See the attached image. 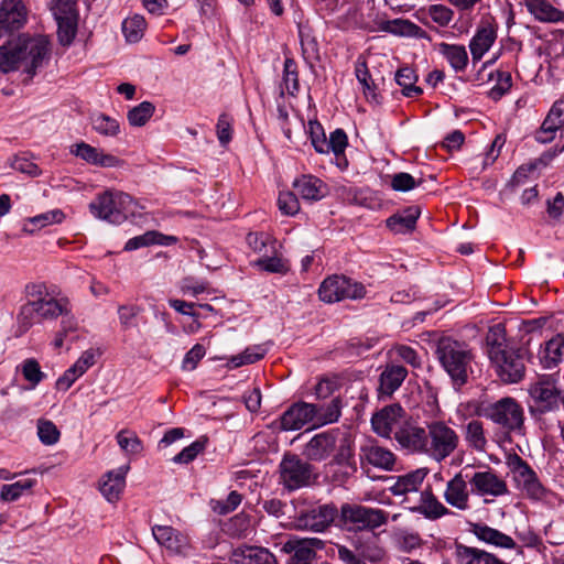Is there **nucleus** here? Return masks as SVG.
<instances>
[{
	"instance_id": "obj_1",
	"label": "nucleus",
	"mask_w": 564,
	"mask_h": 564,
	"mask_svg": "<svg viewBox=\"0 0 564 564\" xmlns=\"http://www.w3.org/2000/svg\"><path fill=\"white\" fill-rule=\"evenodd\" d=\"M52 43L44 34L22 33L0 46V72H21L33 78L48 65Z\"/></svg>"
},
{
	"instance_id": "obj_2",
	"label": "nucleus",
	"mask_w": 564,
	"mask_h": 564,
	"mask_svg": "<svg viewBox=\"0 0 564 564\" xmlns=\"http://www.w3.org/2000/svg\"><path fill=\"white\" fill-rule=\"evenodd\" d=\"M25 291L29 300L21 307L18 316L24 330L29 329L35 322L56 319L61 314L68 312V300L54 297L47 292L44 284H28Z\"/></svg>"
},
{
	"instance_id": "obj_3",
	"label": "nucleus",
	"mask_w": 564,
	"mask_h": 564,
	"mask_svg": "<svg viewBox=\"0 0 564 564\" xmlns=\"http://www.w3.org/2000/svg\"><path fill=\"white\" fill-rule=\"evenodd\" d=\"M435 354L455 388L467 383L474 355L465 343L451 337H442L437 341Z\"/></svg>"
},
{
	"instance_id": "obj_4",
	"label": "nucleus",
	"mask_w": 564,
	"mask_h": 564,
	"mask_svg": "<svg viewBox=\"0 0 564 564\" xmlns=\"http://www.w3.org/2000/svg\"><path fill=\"white\" fill-rule=\"evenodd\" d=\"M133 198L123 192L106 191L99 194L90 204V213L110 224H121L133 214Z\"/></svg>"
},
{
	"instance_id": "obj_5",
	"label": "nucleus",
	"mask_w": 564,
	"mask_h": 564,
	"mask_svg": "<svg viewBox=\"0 0 564 564\" xmlns=\"http://www.w3.org/2000/svg\"><path fill=\"white\" fill-rule=\"evenodd\" d=\"M427 447L425 455L441 463L449 457L459 445L458 433L446 422L433 420L427 423Z\"/></svg>"
},
{
	"instance_id": "obj_6",
	"label": "nucleus",
	"mask_w": 564,
	"mask_h": 564,
	"mask_svg": "<svg viewBox=\"0 0 564 564\" xmlns=\"http://www.w3.org/2000/svg\"><path fill=\"white\" fill-rule=\"evenodd\" d=\"M279 482L288 491L308 487L317 479L313 465L290 453L283 456L279 465Z\"/></svg>"
},
{
	"instance_id": "obj_7",
	"label": "nucleus",
	"mask_w": 564,
	"mask_h": 564,
	"mask_svg": "<svg viewBox=\"0 0 564 564\" xmlns=\"http://www.w3.org/2000/svg\"><path fill=\"white\" fill-rule=\"evenodd\" d=\"M506 465L512 474L517 487L530 499L543 500L549 490L541 484L536 473L518 454H509Z\"/></svg>"
},
{
	"instance_id": "obj_8",
	"label": "nucleus",
	"mask_w": 564,
	"mask_h": 564,
	"mask_svg": "<svg viewBox=\"0 0 564 564\" xmlns=\"http://www.w3.org/2000/svg\"><path fill=\"white\" fill-rule=\"evenodd\" d=\"M495 371L505 383H518L525 375V352L521 348L509 347L494 351L490 358Z\"/></svg>"
},
{
	"instance_id": "obj_9",
	"label": "nucleus",
	"mask_w": 564,
	"mask_h": 564,
	"mask_svg": "<svg viewBox=\"0 0 564 564\" xmlns=\"http://www.w3.org/2000/svg\"><path fill=\"white\" fill-rule=\"evenodd\" d=\"M484 414L507 432H521L523 429V409L513 398L506 397L487 405Z\"/></svg>"
},
{
	"instance_id": "obj_10",
	"label": "nucleus",
	"mask_w": 564,
	"mask_h": 564,
	"mask_svg": "<svg viewBox=\"0 0 564 564\" xmlns=\"http://www.w3.org/2000/svg\"><path fill=\"white\" fill-rule=\"evenodd\" d=\"M365 294L366 289L361 283L337 274L326 278L318 289V296L325 303H336L346 299L358 300Z\"/></svg>"
},
{
	"instance_id": "obj_11",
	"label": "nucleus",
	"mask_w": 564,
	"mask_h": 564,
	"mask_svg": "<svg viewBox=\"0 0 564 564\" xmlns=\"http://www.w3.org/2000/svg\"><path fill=\"white\" fill-rule=\"evenodd\" d=\"M57 23V39L61 45L69 46L77 33L78 14L74 0H55L51 8Z\"/></svg>"
},
{
	"instance_id": "obj_12",
	"label": "nucleus",
	"mask_w": 564,
	"mask_h": 564,
	"mask_svg": "<svg viewBox=\"0 0 564 564\" xmlns=\"http://www.w3.org/2000/svg\"><path fill=\"white\" fill-rule=\"evenodd\" d=\"M341 516L345 523L352 524L357 530H375L388 521L386 511L356 505H344Z\"/></svg>"
},
{
	"instance_id": "obj_13",
	"label": "nucleus",
	"mask_w": 564,
	"mask_h": 564,
	"mask_svg": "<svg viewBox=\"0 0 564 564\" xmlns=\"http://www.w3.org/2000/svg\"><path fill=\"white\" fill-rule=\"evenodd\" d=\"M324 541L317 538L299 539L290 538L281 546V553L289 557L286 564H313L316 551L324 547Z\"/></svg>"
},
{
	"instance_id": "obj_14",
	"label": "nucleus",
	"mask_w": 564,
	"mask_h": 564,
	"mask_svg": "<svg viewBox=\"0 0 564 564\" xmlns=\"http://www.w3.org/2000/svg\"><path fill=\"white\" fill-rule=\"evenodd\" d=\"M394 440L411 454L425 455L427 447V426L423 427L414 421L404 420L394 432Z\"/></svg>"
},
{
	"instance_id": "obj_15",
	"label": "nucleus",
	"mask_w": 564,
	"mask_h": 564,
	"mask_svg": "<svg viewBox=\"0 0 564 564\" xmlns=\"http://www.w3.org/2000/svg\"><path fill=\"white\" fill-rule=\"evenodd\" d=\"M337 509L333 505H321L306 511H301L294 518V525L300 530L323 532L334 521Z\"/></svg>"
},
{
	"instance_id": "obj_16",
	"label": "nucleus",
	"mask_w": 564,
	"mask_h": 564,
	"mask_svg": "<svg viewBox=\"0 0 564 564\" xmlns=\"http://www.w3.org/2000/svg\"><path fill=\"white\" fill-rule=\"evenodd\" d=\"M469 477L464 475L463 471L456 473L445 485L443 498L445 502L462 512L469 511L471 509L470 495L468 481Z\"/></svg>"
},
{
	"instance_id": "obj_17",
	"label": "nucleus",
	"mask_w": 564,
	"mask_h": 564,
	"mask_svg": "<svg viewBox=\"0 0 564 564\" xmlns=\"http://www.w3.org/2000/svg\"><path fill=\"white\" fill-rule=\"evenodd\" d=\"M28 21V9L22 0L0 1V37L24 26Z\"/></svg>"
},
{
	"instance_id": "obj_18",
	"label": "nucleus",
	"mask_w": 564,
	"mask_h": 564,
	"mask_svg": "<svg viewBox=\"0 0 564 564\" xmlns=\"http://www.w3.org/2000/svg\"><path fill=\"white\" fill-rule=\"evenodd\" d=\"M468 481L471 490L479 496L501 497L509 494L506 480L490 469L474 473Z\"/></svg>"
},
{
	"instance_id": "obj_19",
	"label": "nucleus",
	"mask_w": 564,
	"mask_h": 564,
	"mask_svg": "<svg viewBox=\"0 0 564 564\" xmlns=\"http://www.w3.org/2000/svg\"><path fill=\"white\" fill-rule=\"evenodd\" d=\"M337 433L334 431L314 435L303 447L302 456L306 462H323L329 458L336 448Z\"/></svg>"
},
{
	"instance_id": "obj_20",
	"label": "nucleus",
	"mask_w": 564,
	"mask_h": 564,
	"mask_svg": "<svg viewBox=\"0 0 564 564\" xmlns=\"http://www.w3.org/2000/svg\"><path fill=\"white\" fill-rule=\"evenodd\" d=\"M403 416L404 410L399 404L384 406L371 419L373 432L381 437L390 438L404 421Z\"/></svg>"
},
{
	"instance_id": "obj_21",
	"label": "nucleus",
	"mask_w": 564,
	"mask_h": 564,
	"mask_svg": "<svg viewBox=\"0 0 564 564\" xmlns=\"http://www.w3.org/2000/svg\"><path fill=\"white\" fill-rule=\"evenodd\" d=\"M152 535L161 546L173 554L186 555L188 553V538L171 525L152 527Z\"/></svg>"
},
{
	"instance_id": "obj_22",
	"label": "nucleus",
	"mask_w": 564,
	"mask_h": 564,
	"mask_svg": "<svg viewBox=\"0 0 564 564\" xmlns=\"http://www.w3.org/2000/svg\"><path fill=\"white\" fill-rule=\"evenodd\" d=\"M315 404L296 402L292 404L281 416L280 426L283 431H296L313 422L316 415Z\"/></svg>"
},
{
	"instance_id": "obj_23",
	"label": "nucleus",
	"mask_w": 564,
	"mask_h": 564,
	"mask_svg": "<svg viewBox=\"0 0 564 564\" xmlns=\"http://www.w3.org/2000/svg\"><path fill=\"white\" fill-rule=\"evenodd\" d=\"M229 561L231 564H278L274 554L268 549L253 545L235 549Z\"/></svg>"
},
{
	"instance_id": "obj_24",
	"label": "nucleus",
	"mask_w": 564,
	"mask_h": 564,
	"mask_svg": "<svg viewBox=\"0 0 564 564\" xmlns=\"http://www.w3.org/2000/svg\"><path fill=\"white\" fill-rule=\"evenodd\" d=\"M360 460L382 470H393L397 456L390 449L371 443L360 448Z\"/></svg>"
},
{
	"instance_id": "obj_25",
	"label": "nucleus",
	"mask_w": 564,
	"mask_h": 564,
	"mask_svg": "<svg viewBox=\"0 0 564 564\" xmlns=\"http://www.w3.org/2000/svg\"><path fill=\"white\" fill-rule=\"evenodd\" d=\"M70 152L87 163L97 166L118 167L122 165V161L117 156L105 153L85 142L75 144Z\"/></svg>"
},
{
	"instance_id": "obj_26",
	"label": "nucleus",
	"mask_w": 564,
	"mask_h": 564,
	"mask_svg": "<svg viewBox=\"0 0 564 564\" xmlns=\"http://www.w3.org/2000/svg\"><path fill=\"white\" fill-rule=\"evenodd\" d=\"M530 395L541 404L542 411H549L557 403L558 391L551 377H542L529 389Z\"/></svg>"
},
{
	"instance_id": "obj_27",
	"label": "nucleus",
	"mask_w": 564,
	"mask_h": 564,
	"mask_svg": "<svg viewBox=\"0 0 564 564\" xmlns=\"http://www.w3.org/2000/svg\"><path fill=\"white\" fill-rule=\"evenodd\" d=\"M528 12L539 22L558 23L564 21V10L549 0H523Z\"/></svg>"
},
{
	"instance_id": "obj_28",
	"label": "nucleus",
	"mask_w": 564,
	"mask_h": 564,
	"mask_svg": "<svg viewBox=\"0 0 564 564\" xmlns=\"http://www.w3.org/2000/svg\"><path fill=\"white\" fill-rule=\"evenodd\" d=\"M408 376V370L393 362L388 364L379 376V394L391 397L402 384Z\"/></svg>"
},
{
	"instance_id": "obj_29",
	"label": "nucleus",
	"mask_w": 564,
	"mask_h": 564,
	"mask_svg": "<svg viewBox=\"0 0 564 564\" xmlns=\"http://www.w3.org/2000/svg\"><path fill=\"white\" fill-rule=\"evenodd\" d=\"M497 39L496 28L489 23H482L471 37L469 50L474 61H480Z\"/></svg>"
},
{
	"instance_id": "obj_30",
	"label": "nucleus",
	"mask_w": 564,
	"mask_h": 564,
	"mask_svg": "<svg viewBox=\"0 0 564 564\" xmlns=\"http://www.w3.org/2000/svg\"><path fill=\"white\" fill-rule=\"evenodd\" d=\"M128 470L129 466H121L116 470L108 471L102 477L100 481V491L109 502L119 500L126 486V475Z\"/></svg>"
},
{
	"instance_id": "obj_31",
	"label": "nucleus",
	"mask_w": 564,
	"mask_h": 564,
	"mask_svg": "<svg viewBox=\"0 0 564 564\" xmlns=\"http://www.w3.org/2000/svg\"><path fill=\"white\" fill-rule=\"evenodd\" d=\"M455 558L456 564H507L485 550L463 544L456 545Z\"/></svg>"
},
{
	"instance_id": "obj_32",
	"label": "nucleus",
	"mask_w": 564,
	"mask_h": 564,
	"mask_svg": "<svg viewBox=\"0 0 564 564\" xmlns=\"http://www.w3.org/2000/svg\"><path fill=\"white\" fill-rule=\"evenodd\" d=\"M470 531L477 536L478 540L496 547L514 549L517 546L514 540L511 536L497 529L488 527L487 524L475 523L473 524Z\"/></svg>"
},
{
	"instance_id": "obj_33",
	"label": "nucleus",
	"mask_w": 564,
	"mask_h": 564,
	"mask_svg": "<svg viewBox=\"0 0 564 564\" xmlns=\"http://www.w3.org/2000/svg\"><path fill=\"white\" fill-rule=\"evenodd\" d=\"M297 194L305 200H319L327 194L324 182L312 175H303L293 183Z\"/></svg>"
},
{
	"instance_id": "obj_34",
	"label": "nucleus",
	"mask_w": 564,
	"mask_h": 564,
	"mask_svg": "<svg viewBox=\"0 0 564 564\" xmlns=\"http://www.w3.org/2000/svg\"><path fill=\"white\" fill-rule=\"evenodd\" d=\"M412 510L423 514L430 520H436L453 513L431 490H424L421 492L420 505L412 508Z\"/></svg>"
},
{
	"instance_id": "obj_35",
	"label": "nucleus",
	"mask_w": 564,
	"mask_h": 564,
	"mask_svg": "<svg viewBox=\"0 0 564 564\" xmlns=\"http://www.w3.org/2000/svg\"><path fill=\"white\" fill-rule=\"evenodd\" d=\"M427 471L423 468L413 470L403 476H399L395 482L390 487L393 496H405L411 492L419 491Z\"/></svg>"
},
{
	"instance_id": "obj_36",
	"label": "nucleus",
	"mask_w": 564,
	"mask_h": 564,
	"mask_svg": "<svg viewBox=\"0 0 564 564\" xmlns=\"http://www.w3.org/2000/svg\"><path fill=\"white\" fill-rule=\"evenodd\" d=\"M436 47L438 53L448 62L455 72H464L466 69L468 54L464 45L441 42Z\"/></svg>"
},
{
	"instance_id": "obj_37",
	"label": "nucleus",
	"mask_w": 564,
	"mask_h": 564,
	"mask_svg": "<svg viewBox=\"0 0 564 564\" xmlns=\"http://www.w3.org/2000/svg\"><path fill=\"white\" fill-rule=\"evenodd\" d=\"M563 128L564 108H551L535 139L540 143H547L554 139V133Z\"/></svg>"
},
{
	"instance_id": "obj_38",
	"label": "nucleus",
	"mask_w": 564,
	"mask_h": 564,
	"mask_svg": "<svg viewBox=\"0 0 564 564\" xmlns=\"http://www.w3.org/2000/svg\"><path fill=\"white\" fill-rule=\"evenodd\" d=\"M419 216L420 209L412 206L389 217L387 226L397 234H406L415 228Z\"/></svg>"
},
{
	"instance_id": "obj_39",
	"label": "nucleus",
	"mask_w": 564,
	"mask_h": 564,
	"mask_svg": "<svg viewBox=\"0 0 564 564\" xmlns=\"http://www.w3.org/2000/svg\"><path fill=\"white\" fill-rule=\"evenodd\" d=\"M563 354L564 338L556 336L545 343V346L539 352V357L544 368L552 369L562 360Z\"/></svg>"
},
{
	"instance_id": "obj_40",
	"label": "nucleus",
	"mask_w": 564,
	"mask_h": 564,
	"mask_svg": "<svg viewBox=\"0 0 564 564\" xmlns=\"http://www.w3.org/2000/svg\"><path fill=\"white\" fill-rule=\"evenodd\" d=\"M465 441L468 446L476 452H485L487 447V437L484 423L479 420H470L464 429Z\"/></svg>"
},
{
	"instance_id": "obj_41",
	"label": "nucleus",
	"mask_w": 564,
	"mask_h": 564,
	"mask_svg": "<svg viewBox=\"0 0 564 564\" xmlns=\"http://www.w3.org/2000/svg\"><path fill=\"white\" fill-rule=\"evenodd\" d=\"M145 29V19L140 14L128 17L122 22V33L129 43L139 42L144 35Z\"/></svg>"
},
{
	"instance_id": "obj_42",
	"label": "nucleus",
	"mask_w": 564,
	"mask_h": 564,
	"mask_svg": "<svg viewBox=\"0 0 564 564\" xmlns=\"http://www.w3.org/2000/svg\"><path fill=\"white\" fill-rule=\"evenodd\" d=\"M35 484V479L25 478L10 485H3L0 490V500L8 502L15 501L24 494L30 492Z\"/></svg>"
},
{
	"instance_id": "obj_43",
	"label": "nucleus",
	"mask_w": 564,
	"mask_h": 564,
	"mask_svg": "<svg viewBox=\"0 0 564 564\" xmlns=\"http://www.w3.org/2000/svg\"><path fill=\"white\" fill-rule=\"evenodd\" d=\"M395 80L405 97H417L423 93L422 88L415 85L417 76L410 67L399 69L395 74Z\"/></svg>"
},
{
	"instance_id": "obj_44",
	"label": "nucleus",
	"mask_w": 564,
	"mask_h": 564,
	"mask_svg": "<svg viewBox=\"0 0 564 564\" xmlns=\"http://www.w3.org/2000/svg\"><path fill=\"white\" fill-rule=\"evenodd\" d=\"M63 219L64 213L61 209H53L26 219L23 229L33 232L48 225L59 224Z\"/></svg>"
},
{
	"instance_id": "obj_45",
	"label": "nucleus",
	"mask_w": 564,
	"mask_h": 564,
	"mask_svg": "<svg viewBox=\"0 0 564 564\" xmlns=\"http://www.w3.org/2000/svg\"><path fill=\"white\" fill-rule=\"evenodd\" d=\"M265 355V349L262 346H253L246 348L241 354L230 357L227 362L229 369H236L245 365H251Z\"/></svg>"
},
{
	"instance_id": "obj_46",
	"label": "nucleus",
	"mask_w": 564,
	"mask_h": 564,
	"mask_svg": "<svg viewBox=\"0 0 564 564\" xmlns=\"http://www.w3.org/2000/svg\"><path fill=\"white\" fill-rule=\"evenodd\" d=\"M355 73L359 84L361 85L367 102H379L367 64L365 62L357 63Z\"/></svg>"
},
{
	"instance_id": "obj_47",
	"label": "nucleus",
	"mask_w": 564,
	"mask_h": 564,
	"mask_svg": "<svg viewBox=\"0 0 564 564\" xmlns=\"http://www.w3.org/2000/svg\"><path fill=\"white\" fill-rule=\"evenodd\" d=\"M486 341L489 347V358H492L494 351L505 350L510 347L506 344V330L501 324H497L489 328Z\"/></svg>"
},
{
	"instance_id": "obj_48",
	"label": "nucleus",
	"mask_w": 564,
	"mask_h": 564,
	"mask_svg": "<svg viewBox=\"0 0 564 564\" xmlns=\"http://www.w3.org/2000/svg\"><path fill=\"white\" fill-rule=\"evenodd\" d=\"M91 124L94 130L102 135L113 137L119 132L118 121L101 112L93 116Z\"/></svg>"
},
{
	"instance_id": "obj_49",
	"label": "nucleus",
	"mask_w": 564,
	"mask_h": 564,
	"mask_svg": "<svg viewBox=\"0 0 564 564\" xmlns=\"http://www.w3.org/2000/svg\"><path fill=\"white\" fill-rule=\"evenodd\" d=\"M116 438L119 447L127 454H139L143 448L141 440L132 431L121 430Z\"/></svg>"
},
{
	"instance_id": "obj_50",
	"label": "nucleus",
	"mask_w": 564,
	"mask_h": 564,
	"mask_svg": "<svg viewBox=\"0 0 564 564\" xmlns=\"http://www.w3.org/2000/svg\"><path fill=\"white\" fill-rule=\"evenodd\" d=\"M250 531V519L243 513L235 516L226 524V532L232 538H247Z\"/></svg>"
},
{
	"instance_id": "obj_51",
	"label": "nucleus",
	"mask_w": 564,
	"mask_h": 564,
	"mask_svg": "<svg viewBox=\"0 0 564 564\" xmlns=\"http://www.w3.org/2000/svg\"><path fill=\"white\" fill-rule=\"evenodd\" d=\"M316 415L314 416V424L325 425L336 422L340 415L338 401L333 400L326 406L315 404Z\"/></svg>"
},
{
	"instance_id": "obj_52",
	"label": "nucleus",
	"mask_w": 564,
	"mask_h": 564,
	"mask_svg": "<svg viewBox=\"0 0 564 564\" xmlns=\"http://www.w3.org/2000/svg\"><path fill=\"white\" fill-rule=\"evenodd\" d=\"M389 31L402 36L425 37V31L408 20L397 19L390 22Z\"/></svg>"
},
{
	"instance_id": "obj_53",
	"label": "nucleus",
	"mask_w": 564,
	"mask_h": 564,
	"mask_svg": "<svg viewBox=\"0 0 564 564\" xmlns=\"http://www.w3.org/2000/svg\"><path fill=\"white\" fill-rule=\"evenodd\" d=\"M284 88L291 96H294L295 91L299 88L296 64L291 58H286L284 62L283 82L281 85L282 94L284 93Z\"/></svg>"
},
{
	"instance_id": "obj_54",
	"label": "nucleus",
	"mask_w": 564,
	"mask_h": 564,
	"mask_svg": "<svg viewBox=\"0 0 564 564\" xmlns=\"http://www.w3.org/2000/svg\"><path fill=\"white\" fill-rule=\"evenodd\" d=\"M21 372L24 379L31 383V388H35L46 377L41 370L39 361L34 358L25 359L22 362Z\"/></svg>"
},
{
	"instance_id": "obj_55",
	"label": "nucleus",
	"mask_w": 564,
	"mask_h": 564,
	"mask_svg": "<svg viewBox=\"0 0 564 564\" xmlns=\"http://www.w3.org/2000/svg\"><path fill=\"white\" fill-rule=\"evenodd\" d=\"M423 12L440 26H447L454 18L453 10L443 4L429 6Z\"/></svg>"
},
{
	"instance_id": "obj_56",
	"label": "nucleus",
	"mask_w": 564,
	"mask_h": 564,
	"mask_svg": "<svg viewBox=\"0 0 564 564\" xmlns=\"http://www.w3.org/2000/svg\"><path fill=\"white\" fill-rule=\"evenodd\" d=\"M37 435L43 444L53 445L58 442L61 433L53 422L48 420H39Z\"/></svg>"
},
{
	"instance_id": "obj_57",
	"label": "nucleus",
	"mask_w": 564,
	"mask_h": 564,
	"mask_svg": "<svg viewBox=\"0 0 564 564\" xmlns=\"http://www.w3.org/2000/svg\"><path fill=\"white\" fill-rule=\"evenodd\" d=\"M142 312V308L134 304H122L118 306V317L123 329L135 326V318Z\"/></svg>"
},
{
	"instance_id": "obj_58",
	"label": "nucleus",
	"mask_w": 564,
	"mask_h": 564,
	"mask_svg": "<svg viewBox=\"0 0 564 564\" xmlns=\"http://www.w3.org/2000/svg\"><path fill=\"white\" fill-rule=\"evenodd\" d=\"M206 440H197L191 445L183 448L177 455L173 457L176 464H188L194 460L199 453L205 449Z\"/></svg>"
},
{
	"instance_id": "obj_59",
	"label": "nucleus",
	"mask_w": 564,
	"mask_h": 564,
	"mask_svg": "<svg viewBox=\"0 0 564 564\" xmlns=\"http://www.w3.org/2000/svg\"><path fill=\"white\" fill-rule=\"evenodd\" d=\"M308 129L311 134V142L318 153H328L327 139L325 137L323 127L317 121L310 120Z\"/></svg>"
},
{
	"instance_id": "obj_60",
	"label": "nucleus",
	"mask_w": 564,
	"mask_h": 564,
	"mask_svg": "<svg viewBox=\"0 0 564 564\" xmlns=\"http://www.w3.org/2000/svg\"><path fill=\"white\" fill-rule=\"evenodd\" d=\"M232 122V118L227 113H223L218 118L216 133L221 145H227L231 141Z\"/></svg>"
},
{
	"instance_id": "obj_61",
	"label": "nucleus",
	"mask_w": 564,
	"mask_h": 564,
	"mask_svg": "<svg viewBox=\"0 0 564 564\" xmlns=\"http://www.w3.org/2000/svg\"><path fill=\"white\" fill-rule=\"evenodd\" d=\"M279 209L288 216H293L300 210V203L292 192H281L278 198Z\"/></svg>"
},
{
	"instance_id": "obj_62",
	"label": "nucleus",
	"mask_w": 564,
	"mask_h": 564,
	"mask_svg": "<svg viewBox=\"0 0 564 564\" xmlns=\"http://www.w3.org/2000/svg\"><path fill=\"white\" fill-rule=\"evenodd\" d=\"M300 42L303 51V55L306 58H316L318 54V44L310 31L300 29L299 32Z\"/></svg>"
},
{
	"instance_id": "obj_63",
	"label": "nucleus",
	"mask_w": 564,
	"mask_h": 564,
	"mask_svg": "<svg viewBox=\"0 0 564 564\" xmlns=\"http://www.w3.org/2000/svg\"><path fill=\"white\" fill-rule=\"evenodd\" d=\"M206 349L203 345L196 344L188 350L182 361V369L192 371L197 367L199 360L205 356Z\"/></svg>"
},
{
	"instance_id": "obj_64",
	"label": "nucleus",
	"mask_w": 564,
	"mask_h": 564,
	"mask_svg": "<svg viewBox=\"0 0 564 564\" xmlns=\"http://www.w3.org/2000/svg\"><path fill=\"white\" fill-rule=\"evenodd\" d=\"M511 88V75L508 72L498 74L497 84L489 90L488 95L494 100H499Z\"/></svg>"
}]
</instances>
